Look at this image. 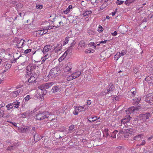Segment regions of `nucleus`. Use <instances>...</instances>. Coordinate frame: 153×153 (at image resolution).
Wrapping results in <instances>:
<instances>
[{
	"label": "nucleus",
	"instance_id": "34",
	"mask_svg": "<svg viewBox=\"0 0 153 153\" xmlns=\"http://www.w3.org/2000/svg\"><path fill=\"white\" fill-rule=\"evenodd\" d=\"M92 11L91 10H87L83 13V15L84 16H86L91 14Z\"/></svg>",
	"mask_w": 153,
	"mask_h": 153
},
{
	"label": "nucleus",
	"instance_id": "54",
	"mask_svg": "<svg viewBox=\"0 0 153 153\" xmlns=\"http://www.w3.org/2000/svg\"><path fill=\"white\" fill-rule=\"evenodd\" d=\"M61 23H62V22L61 21H60L59 22V25H57V26H53V27H55V28H57L60 26V25H61Z\"/></svg>",
	"mask_w": 153,
	"mask_h": 153
},
{
	"label": "nucleus",
	"instance_id": "15",
	"mask_svg": "<svg viewBox=\"0 0 153 153\" xmlns=\"http://www.w3.org/2000/svg\"><path fill=\"white\" fill-rule=\"evenodd\" d=\"M81 74V72L79 70H75L74 72L72 74V75L74 76V77L76 79L77 77H79L80 75Z\"/></svg>",
	"mask_w": 153,
	"mask_h": 153
},
{
	"label": "nucleus",
	"instance_id": "12",
	"mask_svg": "<svg viewBox=\"0 0 153 153\" xmlns=\"http://www.w3.org/2000/svg\"><path fill=\"white\" fill-rule=\"evenodd\" d=\"M22 91V89H19L17 90L16 91H13L10 94V95L11 97H16L21 91Z\"/></svg>",
	"mask_w": 153,
	"mask_h": 153
},
{
	"label": "nucleus",
	"instance_id": "43",
	"mask_svg": "<svg viewBox=\"0 0 153 153\" xmlns=\"http://www.w3.org/2000/svg\"><path fill=\"white\" fill-rule=\"evenodd\" d=\"M22 132H25L27 130V126H23L21 128Z\"/></svg>",
	"mask_w": 153,
	"mask_h": 153
},
{
	"label": "nucleus",
	"instance_id": "41",
	"mask_svg": "<svg viewBox=\"0 0 153 153\" xmlns=\"http://www.w3.org/2000/svg\"><path fill=\"white\" fill-rule=\"evenodd\" d=\"M127 51L126 50H123L122 51L121 53H120V55L121 56H123L125 55Z\"/></svg>",
	"mask_w": 153,
	"mask_h": 153
},
{
	"label": "nucleus",
	"instance_id": "1",
	"mask_svg": "<svg viewBox=\"0 0 153 153\" xmlns=\"http://www.w3.org/2000/svg\"><path fill=\"white\" fill-rule=\"evenodd\" d=\"M53 84V82H51L46 83L41 85L39 87V89L37 91V93L38 95L35 94V96L38 98L43 96L45 94L44 91H45V89L49 88L52 86Z\"/></svg>",
	"mask_w": 153,
	"mask_h": 153
},
{
	"label": "nucleus",
	"instance_id": "56",
	"mask_svg": "<svg viewBox=\"0 0 153 153\" xmlns=\"http://www.w3.org/2000/svg\"><path fill=\"white\" fill-rule=\"evenodd\" d=\"M26 114L25 112L23 114H22V117L23 118H25L27 117L26 116Z\"/></svg>",
	"mask_w": 153,
	"mask_h": 153
},
{
	"label": "nucleus",
	"instance_id": "3",
	"mask_svg": "<svg viewBox=\"0 0 153 153\" xmlns=\"http://www.w3.org/2000/svg\"><path fill=\"white\" fill-rule=\"evenodd\" d=\"M25 41L22 39H20L17 38H15L13 40V43H16V47L18 48H22L24 45Z\"/></svg>",
	"mask_w": 153,
	"mask_h": 153
},
{
	"label": "nucleus",
	"instance_id": "39",
	"mask_svg": "<svg viewBox=\"0 0 153 153\" xmlns=\"http://www.w3.org/2000/svg\"><path fill=\"white\" fill-rule=\"evenodd\" d=\"M74 128V126L73 125H71L70 126L68 129V133H70L71 132L72 130Z\"/></svg>",
	"mask_w": 153,
	"mask_h": 153
},
{
	"label": "nucleus",
	"instance_id": "31",
	"mask_svg": "<svg viewBox=\"0 0 153 153\" xmlns=\"http://www.w3.org/2000/svg\"><path fill=\"white\" fill-rule=\"evenodd\" d=\"M109 90L107 89V91H105V94L108 93L109 91H113L114 89V86L113 85H109Z\"/></svg>",
	"mask_w": 153,
	"mask_h": 153
},
{
	"label": "nucleus",
	"instance_id": "4",
	"mask_svg": "<svg viewBox=\"0 0 153 153\" xmlns=\"http://www.w3.org/2000/svg\"><path fill=\"white\" fill-rule=\"evenodd\" d=\"M35 69L34 65L32 64H30L28 65L27 68L25 76L26 77L29 76L33 73H35L33 72V70Z\"/></svg>",
	"mask_w": 153,
	"mask_h": 153
},
{
	"label": "nucleus",
	"instance_id": "48",
	"mask_svg": "<svg viewBox=\"0 0 153 153\" xmlns=\"http://www.w3.org/2000/svg\"><path fill=\"white\" fill-rule=\"evenodd\" d=\"M31 51V49H27L25 50V51L24 53H26V54H27V53H28L30 52Z\"/></svg>",
	"mask_w": 153,
	"mask_h": 153
},
{
	"label": "nucleus",
	"instance_id": "59",
	"mask_svg": "<svg viewBox=\"0 0 153 153\" xmlns=\"http://www.w3.org/2000/svg\"><path fill=\"white\" fill-rule=\"evenodd\" d=\"M117 31H114L113 33H111V35L112 36H116V35H117Z\"/></svg>",
	"mask_w": 153,
	"mask_h": 153
},
{
	"label": "nucleus",
	"instance_id": "28",
	"mask_svg": "<svg viewBox=\"0 0 153 153\" xmlns=\"http://www.w3.org/2000/svg\"><path fill=\"white\" fill-rule=\"evenodd\" d=\"M141 98L140 97H138L137 99H133V100L134 101L133 102V104L137 105L138 104Z\"/></svg>",
	"mask_w": 153,
	"mask_h": 153
},
{
	"label": "nucleus",
	"instance_id": "25",
	"mask_svg": "<svg viewBox=\"0 0 153 153\" xmlns=\"http://www.w3.org/2000/svg\"><path fill=\"white\" fill-rule=\"evenodd\" d=\"M143 136V134H138L134 137V139L136 140H139Z\"/></svg>",
	"mask_w": 153,
	"mask_h": 153
},
{
	"label": "nucleus",
	"instance_id": "36",
	"mask_svg": "<svg viewBox=\"0 0 153 153\" xmlns=\"http://www.w3.org/2000/svg\"><path fill=\"white\" fill-rule=\"evenodd\" d=\"M118 131L117 130L114 131L111 134V137L113 138H115L116 137V135Z\"/></svg>",
	"mask_w": 153,
	"mask_h": 153
},
{
	"label": "nucleus",
	"instance_id": "26",
	"mask_svg": "<svg viewBox=\"0 0 153 153\" xmlns=\"http://www.w3.org/2000/svg\"><path fill=\"white\" fill-rule=\"evenodd\" d=\"M6 108L8 110H10L11 109H14V106L13 105V103H10L7 105L6 106Z\"/></svg>",
	"mask_w": 153,
	"mask_h": 153
},
{
	"label": "nucleus",
	"instance_id": "2",
	"mask_svg": "<svg viewBox=\"0 0 153 153\" xmlns=\"http://www.w3.org/2000/svg\"><path fill=\"white\" fill-rule=\"evenodd\" d=\"M53 115L51 113L48 112H39L36 116V119L37 120H42L46 118L49 119V120H53V119H51V118L52 117Z\"/></svg>",
	"mask_w": 153,
	"mask_h": 153
},
{
	"label": "nucleus",
	"instance_id": "53",
	"mask_svg": "<svg viewBox=\"0 0 153 153\" xmlns=\"http://www.w3.org/2000/svg\"><path fill=\"white\" fill-rule=\"evenodd\" d=\"M91 120H93L94 122L96 121L98 119L97 117H94L91 118Z\"/></svg>",
	"mask_w": 153,
	"mask_h": 153
},
{
	"label": "nucleus",
	"instance_id": "49",
	"mask_svg": "<svg viewBox=\"0 0 153 153\" xmlns=\"http://www.w3.org/2000/svg\"><path fill=\"white\" fill-rule=\"evenodd\" d=\"M76 42H75V40H73L72 42L71 43L70 45V47H73L74 45H75Z\"/></svg>",
	"mask_w": 153,
	"mask_h": 153
},
{
	"label": "nucleus",
	"instance_id": "14",
	"mask_svg": "<svg viewBox=\"0 0 153 153\" xmlns=\"http://www.w3.org/2000/svg\"><path fill=\"white\" fill-rule=\"evenodd\" d=\"M72 68V64L70 62H68L65 65L64 70L65 71H69Z\"/></svg>",
	"mask_w": 153,
	"mask_h": 153
},
{
	"label": "nucleus",
	"instance_id": "57",
	"mask_svg": "<svg viewBox=\"0 0 153 153\" xmlns=\"http://www.w3.org/2000/svg\"><path fill=\"white\" fill-rule=\"evenodd\" d=\"M124 134V132L123 131H120V132H119V134H117V136L118 137H119L121 136V134Z\"/></svg>",
	"mask_w": 153,
	"mask_h": 153
},
{
	"label": "nucleus",
	"instance_id": "18",
	"mask_svg": "<svg viewBox=\"0 0 153 153\" xmlns=\"http://www.w3.org/2000/svg\"><path fill=\"white\" fill-rule=\"evenodd\" d=\"M131 117L129 116H127L124 118L123 119L121 120V123H122L124 125L126 123H128L130 120Z\"/></svg>",
	"mask_w": 153,
	"mask_h": 153
},
{
	"label": "nucleus",
	"instance_id": "17",
	"mask_svg": "<svg viewBox=\"0 0 153 153\" xmlns=\"http://www.w3.org/2000/svg\"><path fill=\"white\" fill-rule=\"evenodd\" d=\"M62 47V44H58L54 48V52L56 53H58L59 51L61 50Z\"/></svg>",
	"mask_w": 153,
	"mask_h": 153
},
{
	"label": "nucleus",
	"instance_id": "16",
	"mask_svg": "<svg viewBox=\"0 0 153 153\" xmlns=\"http://www.w3.org/2000/svg\"><path fill=\"white\" fill-rule=\"evenodd\" d=\"M52 48V46L50 45H47L45 46L44 47L43 50L42 51L43 53L45 54V53L51 50Z\"/></svg>",
	"mask_w": 153,
	"mask_h": 153
},
{
	"label": "nucleus",
	"instance_id": "61",
	"mask_svg": "<svg viewBox=\"0 0 153 153\" xmlns=\"http://www.w3.org/2000/svg\"><path fill=\"white\" fill-rule=\"evenodd\" d=\"M73 114L75 115H77L78 114V112L76 110H74L73 112Z\"/></svg>",
	"mask_w": 153,
	"mask_h": 153
},
{
	"label": "nucleus",
	"instance_id": "7",
	"mask_svg": "<svg viewBox=\"0 0 153 153\" xmlns=\"http://www.w3.org/2000/svg\"><path fill=\"white\" fill-rule=\"evenodd\" d=\"M145 100L150 105H153V94H149L147 95Z\"/></svg>",
	"mask_w": 153,
	"mask_h": 153
},
{
	"label": "nucleus",
	"instance_id": "55",
	"mask_svg": "<svg viewBox=\"0 0 153 153\" xmlns=\"http://www.w3.org/2000/svg\"><path fill=\"white\" fill-rule=\"evenodd\" d=\"M108 41V40H105L104 41H101L100 42V43L105 44Z\"/></svg>",
	"mask_w": 153,
	"mask_h": 153
},
{
	"label": "nucleus",
	"instance_id": "9",
	"mask_svg": "<svg viewBox=\"0 0 153 153\" xmlns=\"http://www.w3.org/2000/svg\"><path fill=\"white\" fill-rule=\"evenodd\" d=\"M88 107V106L87 105L79 107L74 106V108L75 110L77 109L79 111H85Z\"/></svg>",
	"mask_w": 153,
	"mask_h": 153
},
{
	"label": "nucleus",
	"instance_id": "10",
	"mask_svg": "<svg viewBox=\"0 0 153 153\" xmlns=\"http://www.w3.org/2000/svg\"><path fill=\"white\" fill-rule=\"evenodd\" d=\"M150 117V114L147 113L145 114H140V120H142L143 121L146 120L148 119Z\"/></svg>",
	"mask_w": 153,
	"mask_h": 153
},
{
	"label": "nucleus",
	"instance_id": "6",
	"mask_svg": "<svg viewBox=\"0 0 153 153\" xmlns=\"http://www.w3.org/2000/svg\"><path fill=\"white\" fill-rule=\"evenodd\" d=\"M140 106H138V107H132L129 108L126 110V113L127 114L133 113V112H135L136 111L140 108Z\"/></svg>",
	"mask_w": 153,
	"mask_h": 153
},
{
	"label": "nucleus",
	"instance_id": "47",
	"mask_svg": "<svg viewBox=\"0 0 153 153\" xmlns=\"http://www.w3.org/2000/svg\"><path fill=\"white\" fill-rule=\"evenodd\" d=\"M30 98V96L29 95H27L25 98V100L28 101Z\"/></svg>",
	"mask_w": 153,
	"mask_h": 153
},
{
	"label": "nucleus",
	"instance_id": "8",
	"mask_svg": "<svg viewBox=\"0 0 153 153\" xmlns=\"http://www.w3.org/2000/svg\"><path fill=\"white\" fill-rule=\"evenodd\" d=\"M136 130L133 128H128L125 130V134H124V135L129 136L130 135H133L136 133Z\"/></svg>",
	"mask_w": 153,
	"mask_h": 153
},
{
	"label": "nucleus",
	"instance_id": "24",
	"mask_svg": "<svg viewBox=\"0 0 153 153\" xmlns=\"http://www.w3.org/2000/svg\"><path fill=\"white\" fill-rule=\"evenodd\" d=\"M59 90V88L58 85L54 86L51 89V91L53 93H56L58 92Z\"/></svg>",
	"mask_w": 153,
	"mask_h": 153
},
{
	"label": "nucleus",
	"instance_id": "32",
	"mask_svg": "<svg viewBox=\"0 0 153 153\" xmlns=\"http://www.w3.org/2000/svg\"><path fill=\"white\" fill-rule=\"evenodd\" d=\"M34 138L35 141L37 142L41 138V137H39L37 134H35L34 136Z\"/></svg>",
	"mask_w": 153,
	"mask_h": 153
},
{
	"label": "nucleus",
	"instance_id": "46",
	"mask_svg": "<svg viewBox=\"0 0 153 153\" xmlns=\"http://www.w3.org/2000/svg\"><path fill=\"white\" fill-rule=\"evenodd\" d=\"M53 26H48L47 27H46L45 28V29H47V31L48 32V30H51L52 29H53L54 27H53Z\"/></svg>",
	"mask_w": 153,
	"mask_h": 153
},
{
	"label": "nucleus",
	"instance_id": "30",
	"mask_svg": "<svg viewBox=\"0 0 153 153\" xmlns=\"http://www.w3.org/2000/svg\"><path fill=\"white\" fill-rule=\"evenodd\" d=\"M71 38L69 37H66L65 40L63 42V44H62V46H64L67 44L69 40V39Z\"/></svg>",
	"mask_w": 153,
	"mask_h": 153
},
{
	"label": "nucleus",
	"instance_id": "58",
	"mask_svg": "<svg viewBox=\"0 0 153 153\" xmlns=\"http://www.w3.org/2000/svg\"><path fill=\"white\" fill-rule=\"evenodd\" d=\"M146 143V142L144 140H143L141 143L139 144V146H143Z\"/></svg>",
	"mask_w": 153,
	"mask_h": 153
},
{
	"label": "nucleus",
	"instance_id": "64",
	"mask_svg": "<svg viewBox=\"0 0 153 153\" xmlns=\"http://www.w3.org/2000/svg\"><path fill=\"white\" fill-rule=\"evenodd\" d=\"M72 5H69L68 8L69 10H70L71 9H72Z\"/></svg>",
	"mask_w": 153,
	"mask_h": 153
},
{
	"label": "nucleus",
	"instance_id": "42",
	"mask_svg": "<svg viewBox=\"0 0 153 153\" xmlns=\"http://www.w3.org/2000/svg\"><path fill=\"white\" fill-rule=\"evenodd\" d=\"M103 29L101 25H99L97 30L98 32L101 33L103 31Z\"/></svg>",
	"mask_w": 153,
	"mask_h": 153
},
{
	"label": "nucleus",
	"instance_id": "45",
	"mask_svg": "<svg viewBox=\"0 0 153 153\" xmlns=\"http://www.w3.org/2000/svg\"><path fill=\"white\" fill-rule=\"evenodd\" d=\"M70 10H69L68 8L66 10L63 11V12L65 14H67L70 12Z\"/></svg>",
	"mask_w": 153,
	"mask_h": 153
},
{
	"label": "nucleus",
	"instance_id": "20",
	"mask_svg": "<svg viewBox=\"0 0 153 153\" xmlns=\"http://www.w3.org/2000/svg\"><path fill=\"white\" fill-rule=\"evenodd\" d=\"M68 51H67L63 54L62 56L59 59V62H61L65 58L68 54Z\"/></svg>",
	"mask_w": 153,
	"mask_h": 153
},
{
	"label": "nucleus",
	"instance_id": "40",
	"mask_svg": "<svg viewBox=\"0 0 153 153\" xmlns=\"http://www.w3.org/2000/svg\"><path fill=\"white\" fill-rule=\"evenodd\" d=\"M131 93L132 94L133 96H135L136 93V89L133 88V89L131 91Z\"/></svg>",
	"mask_w": 153,
	"mask_h": 153
},
{
	"label": "nucleus",
	"instance_id": "27",
	"mask_svg": "<svg viewBox=\"0 0 153 153\" xmlns=\"http://www.w3.org/2000/svg\"><path fill=\"white\" fill-rule=\"evenodd\" d=\"M49 57L50 55L48 54H47L45 55L44 56L42 57L41 58L42 63H43Z\"/></svg>",
	"mask_w": 153,
	"mask_h": 153
},
{
	"label": "nucleus",
	"instance_id": "62",
	"mask_svg": "<svg viewBox=\"0 0 153 153\" xmlns=\"http://www.w3.org/2000/svg\"><path fill=\"white\" fill-rule=\"evenodd\" d=\"M26 113V116H27V117L29 116L30 115V112L29 111H26L25 112Z\"/></svg>",
	"mask_w": 153,
	"mask_h": 153
},
{
	"label": "nucleus",
	"instance_id": "33",
	"mask_svg": "<svg viewBox=\"0 0 153 153\" xmlns=\"http://www.w3.org/2000/svg\"><path fill=\"white\" fill-rule=\"evenodd\" d=\"M5 113L4 110L0 108V118L4 117Z\"/></svg>",
	"mask_w": 153,
	"mask_h": 153
},
{
	"label": "nucleus",
	"instance_id": "19",
	"mask_svg": "<svg viewBox=\"0 0 153 153\" xmlns=\"http://www.w3.org/2000/svg\"><path fill=\"white\" fill-rule=\"evenodd\" d=\"M145 79L148 83L153 84V75H151L150 76H148L145 78Z\"/></svg>",
	"mask_w": 153,
	"mask_h": 153
},
{
	"label": "nucleus",
	"instance_id": "51",
	"mask_svg": "<svg viewBox=\"0 0 153 153\" xmlns=\"http://www.w3.org/2000/svg\"><path fill=\"white\" fill-rule=\"evenodd\" d=\"M4 78H1L0 77V84H3L4 82Z\"/></svg>",
	"mask_w": 153,
	"mask_h": 153
},
{
	"label": "nucleus",
	"instance_id": "63",
	"mask_svg": "<svg viewBox=\"0 0 153 153\" xmlns=\"http://www.w3.org/2000/svg\"><path fill=\"white\" fill-rule=\"evenodd\" d=\"M91 102L90 100H89L87 101V103L88 105H90L91 104Z\"/></svg>",
	"mask_w": 153,
	"mask_h": 153
},
{
	"label": "nucleus",
	"instance_id": "60",
	"mask_svg": "<svg viewBox=\"0 0 153 153\" xmlns=\"http://www.w3.org/2000/svg\"><path fill=\"white\" fill-rule=\"evenodd\" d=\"M94 42H91L89 43V45L91 46H93L94 45Z\"/></svg>",
	"mask_w": 153,
	"mask_h": 153
},
{
	"label": "nucleus",
	"instance_id": "52",
	"mask_svg": "<svg viewBox=\"0 0 153 153\" xmlns=\"http://www.w3.org/2000/svg\"><path fill=\"white\" fill-rule=\"evenodd\" d=\"M143 10V7H141L137 10V12L139 13L140 12V11L139 10L142 11Z\"/></svg>",
	"mask_w": 153,
	"mask_h": 153
},
{
	"label": "nucleus",
	"instance_id": "23",
	"mask_svg": "<svg viewBox=\"0 0 153 153\" xmlns=\"http://www.w3.org/2000/svg\"><path fill=\"white\" fill-rule=\"evenodd\" d=\"M12 103H13V105L15 108H19L20 102L17 100L14 101Z\"/></svg>",
	"mask_w": 153,
	"mask_h": 153
},
{
	"label": "nucleus",
	"instance_id": "22",
	"mask_svg": "<svg viewBox=\"0 0 153 153\" xmlns=\"http://www.w3.org/2000/svg\"><path fill=\"white\" fill-rule=\"evenodd\" d=\"M65 109L64 108H62L59 110V111L58 112L57 111H56V113L55 112H54V113L53 114V115H58L60 113H64Z\"/></svg>",
	"mask_w": 153,
	"mask_h": 153
},
{
	"label": "nucleus",
	"instance_id": "11",
	"mask_svg": "<svg viewBox=\"0 0 153 153\" xmlns=\"http://www.w3.org/2000/svg\"><path fill=\"white\" fill-rule=\"evenodd\" d=\"M30 77L28 79L29 82H35L37 78V75L36 73H33Z\"/></svg>",
	"mask_w": 153,
	"mask_h": 153
},
{
	"label": "nucleus",
	"instance_id": "44",
	"mask_svg": "<svg viewBox=\"0 0 153 153\" xmlns=\"http://www.w3.org/2000/svg\"><path fill=\"white\" fill-rule=\"evenodd\" d=\"M124 2V1H120L119 0H117L116 2L117 4L118 5H121Z\"/></svg>",
	"mask_w": 153,
	"mask_h": 153
},
{
	"label": "nucleus",
	"instance_id": "37",
	"mask_svg": "<svg viewBox=\"0 0 153 153\" xmlns=\"http://www.w3.org/2000/svg\"><path fill=\"white\" fill-rule=\"evenodd\" d=\"M135 1V0H126L125 2V3L126 4L129 5Z\"/></svg>",
	"mask_w": 153,
	"mask_h": 153
},
{
	"label": "nucleus",
	"instance_id": "21",
	"mask_svg": "<svg viewBox=\"0 0 153 153\" xmlns=\"http://www.w3.org/2000/svg\"><path fill=\"white\" fill-rule=\"evenodd\" d=\"M85 47V42L83 41H81L80 42L78 45V48L79 49H80L82 48H84Z\"/></svg>",
	"mask_w": 153,
	"mask_h": 153
},
{
	"label": "nucleus",
	"instance_id": "5",
	"mask_svg": "<svg viewBox=\"0 0 153 153\" xmlns=\"http://www.w3.org/2000/svg\"><path fill=\"white\" fill-rule=\"evenodd\" d=\"M59 71L57 68H54L50 71L48 74L49 78H53L57 76L59 74Z\"/></svg>",
	"mask_w": 153,
	"mask_h": 153
},
{
	"label": "nucleus",
	"instance_id": "13",
	"mask_svg": "<svg viewBox=\"0 0 153 153\" xmlns=\"http://www.w3.org/2000/svg\"><path fill=\"white\" fill-rule=\"evenodd\" d=\"M36 31V34L38 35H42L48 33L47 30L45 29V28H43L39 30Z\"/></svg>",
	"mask_w": 153,
	"mask_h": 153
},
{
	"label": "nucleus",
	"instance_id": "38",
	"mask_svg": "<svg viewBox=\"0 0 153 153\" xmlns=\"http://www.w3.org/2000/svg\"><path fill=\"white\" fill-rule=\"evenodd\" d=\"M74 79H75V78L73 76L72 74L67 78V80L68 81H70Z\"/></svg>",
	"mask_w": 153,
	"mask_h": 153
},
{
	"label": "nucleus",
	"instance_id": "35",
	"mask_svg": "<svg viewBox=\"0 0 153 153\" xmlns=\"http://www.w3.org/2000/svg\"><path fill=\"white\" fill-rule=\"evenodd\" d=\"M121 57L120 55V52H118L114 56V59L117 60Z\"/></svg>",
	"mask_w": 153,
	"mask_h": 153
},
{
	"label": "nucleus",
	"instance_id": "50",
	"mask_svg": "<svg viewBox=\"0 0 153 153\" xmlns=\"http://www.w3.org/2000/svg\"><path fill=\"white\" fill-rule=\"evenodd\" d=\"M42 7L43 6L41 5H38L36 6V7L37 9H41Z\"/></svg>",
	"mask_w": 153,
	"mask_h": 153
},
{
	"label": "nucleus",
	"instance_id": "29",
	"mask_svg": "<svg viewBox=\"0 0 153 153\" xmlns=\"http://www.w3.org/2000/svg\"><path fill=\"white\" fill-rule=\"evenodd\" d=\"M95 52V50L94 49H86L85 51V52L86 53H92Z\"/></svg>",
	"mask_w": 153,
	"mask_h": 153
}]
</instances>
